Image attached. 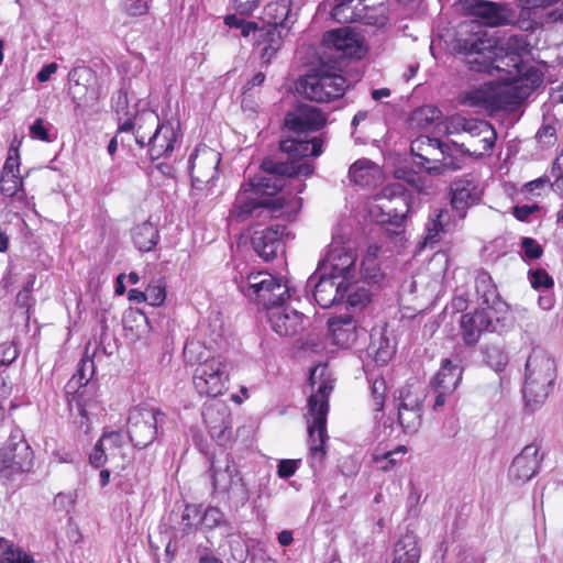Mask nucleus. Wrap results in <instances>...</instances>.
Returning a JSON list of instances; mask_svg holds the SVG:
<instances>
[{"mask_svg": "<svg viewBox=\"0 0 563 563\" xmlns=\"http://www.w3.org/2000/svg\"><path fill=\"white\" fill-rule=\"evenodd\" d=\"M263 175L256 176L241 186L234 203L229 212V219L236 222L250 218H273L285 206L283 197H275L285 186V177L305 176L313 173L311 164L299 162H282L266 157L262 162Z\"/></svg>", "mask_w": 563, "mask_h": 563, "instance_id": "obj_1", "label": "nucleus"}, {"mask_svg": "<svg viewBox=\"0 0 563 563\" xmlns=\"http://www.w3.org/2000/svg\"><path fill=\"white\" fill-rule=\"evenodd\" d=\"M325 115L314 106L299 103L288 111L284 120V136L279 142L282 153L287 154L286 162H299L310 164L305 158L319 156L322 153V140L308 137L309 132L323 128Z\"/></svg>", "mask_w": 563, "mask_h": 563, "instance_id": "obj_2", "label": "nucleus"}, {"mask_svg": "<svg viewBox=\"0 0 563 563\" xmlns=\"http://www.w3.org/2000/svg\"><path fill=\"white\" fill-rule=\"evenodd\" d=\"M262 21L263 25L257 34V51L263 63L268 65L296 22V14L291 12V0L268 3L264 8Z\"/></svg>", "mask_w": 563, "mask_h": 563, "instance_id": "obj_3", "label": "nucleus"}, {"mask_svg": "<svg viewBox=\"0 0 563 563\" xmlns=\"http://www.w3.org/2000/svg\"><path fill=\"white\" fill-rule=\"evenodd\" d=\"M412 164L431 176L444 175L462 168V161L454 154L452 143L420 135L411 141Z\"/></svg>", "mask_w": 563, "mask_h": 563, "instance_id": "obj_4", "label": "nucleus"}, {"mask_svg": "<svg viewBox=\"0 0 563 563\" xmlns=\"http://www.w3.org/2000/svg\"><path fill=\"white\" fill-rule=\"evenodd\" d=\"M555 380L554 361L541 349H533L526 362L523 398L530 407L541 405Z\"/></svg>", "mask_w": 563, "mask_h": 563, "instance_id": "obj_5", "label": "nucleus"}, {"mask_svg": "<svg viewBox=\"0 0 563 563\" xmlns=\"http://www.w3.org/2000/svg\"><path fill=\"white\" fill-rule=\"evenodd\" d=\"M200 349L199 344H186L184 355L188 362H198L194 371L192 384L200 396L218 397L227 390L225 383L229 374L227 364L220 357H207L200 361V357L194 358V352Z\"/></svg>", "mask_w": 563, "mask_h": 563, "instance_id": "obj_6", "label": "nucleus"}, {"mask_svg": "<svg viewBox=\"0 0 563 563\" xmlns=\"http://www.w3.org/2000/svg\"><path fill=\"white\" fill-rule=\"evenodd\" d=\"M411 199V192L402 184H388L375 195L371 213L382 224L400 227L410 211Z\"/></svg>", "mask_w": 563, "mask_h": 563, "instance_id": "obj_7", "label": "nucleus"}, {"mask_svg": "<svg viewBox=\"0 0 563 563\" xmlns=\"http://www.w3.org/2000/svg\"><path fill=\"white\" fill-rule=\"evenodd\" d=\"M452 126L455 131H462L470 136L467 144L452 142L454 154L460 152L463 155L482 158L493 150L496 132L489 122L457 115L452 119Z\"/></svg>", "mask_w": 563, "mask_h": 563, "instance_id": "obj_8", "label": "nucleus"}, {"mask_svg": "<svg viewBox=\"0 0 563 563\" xmlns=\"http://www.w3.org/2000/svg\"><path fill=\"white\" fill-rule=\"evenodd\" d=\"M165 421V413L155 407L137 406L130 410L126 430L132 444L144 449L158 437V429Z\"/></svg>", "mask_w": 563, "mask_h": 563, "instance_id": "obj_9", "label": "nucleus"}, {"mask_svg": "<svg viewBox=\"0 0 563 563\" xmlns=\"http://www.w3.org/2000/svg\"><path fill=\"white\" fill-rule=\"evenodd\" d=\"M346 89V79L335 73L316 70L297 82L298 92L316 102H330L341 98Z\"/></svg>", "mask_w": 563, "mask_h": 563, "instance_id": "obj_10", "label": "nucleus"}, {"mask_svg": "<svg viewBox=\"0 0 563 563\" xmlns=\"http://www.w3.org/2000/svg\"><path fill=\"white\" fill-rule=\"evenodd\" d=\"M34 464L31 446L20 430L11 432L5 444L0 448V479H12L15 475L27 473Z\"/></svg>", "mask_w": 563, "mask_h": 563, "instance_id": "obj_11", "label": "nucleus"}, {"mask_svg": "<svg viewBox=\"0 0 563 563\" xmlns=\"http://www.w3.org/2000/svg\"><path fill=\"white\" fill-rule=\"evenodd\" d=\"M239 289L263 306L280 303L290 298V288L287 283L267 272L250 273L246 280L240 283Z\"/></svg>", "mask_w": 563, "mask_h": 563, "instance_id": "obj_12", "label": "nucleus"}, {"mask_svg": "<svg viewBox=\"0 0 563 563\" xmlns=\"http://www.w3.org/2000/svg\"><path fill=\"white\" fill-rule=\"evenodd\" d=\"M527 96L517 86H506L496 95L484 88H475L461 95V103L473 108L499 109L520 103Z\"/></svg>", "mask_w": 563, "mask_h": 563, "instance_id": "obj_13", "label": "nucleus"}, {"mask_svg": "<svg viewBox=\"0 0 563 563\" xmlns=\"http://www.w3.org/2000/svg\"><path fill=\"white\" fill-rule=\"evenodd\" d=\"M306 288L312 290L316 302L323 309L342 303L347 291L344 282L320 272L318 267L308 278Z\"/></svg>", "mask_w": 563, "mask_h": 563, "instance_id": "obj_14", "label": "nucleus"}, {"mask_svg": "<svg viewBox=\"0 0 563 563\" xmlns=\"http://www.w3.org/2000/svg\"><path fill=\"white\" fill-rule=\"evenodd\" d=\"M357 256L354 250L332 243L318 268L342 282H350L355 277V263Z\"/></svg>", "mask_w": 563, "mask_h": 563, "instance_id": "obj_15", "label": "nucleus"}, {"mask_svg": "<svg viewBox=\"0 0 563 563\" xmlns=\"http://www.w3.org/2000/svg\"><path fill=\"white\" fill-rule=\"evenodd\" d=\"M68 80V93L77 108L92 106L99 100L96 76L89 67H74Z\"/></svg>", "mask_w": 563, "mask_h": 563, "instance_id": "obj_16", "label": "nucleus"}, {"mask_svg": "<svg viewBox=\"0 0 563 563\" xmlns=\"http://www.w3.org/2000/svg\"><path fill=\"white\" fill-rule=\"evenodd\" d=\"M220 162L221 155L219 152L207 145L197 146L188 161L194 185L213 184L218 178Z\"/></svg>", "mask_w": 563, "mask_h": 563, "instance_id": "obj_17", "label": "nucleus"}, {"mask_svg": "<svg viewBox=\"0 0 563 563\" xmlns=\"http://www.w3.org/2000/svg\"><path fill=\"white\" fill-rule=\"evenodd\" d=\"M450 194L452 209L459 219H464L467 210L481 201L483 191L478 180L466 174L452 181Z\"/></svg>", "mask_w": 563, "mask_h": 563, "instance_id": "obj_18", "label": "nucleus"}, {"mask_svg": "<svg viewBox=\"0 0 563 563\" xmlns=\"http://www.w3.org/2000/svg\"><path fill=\"white\" fill-rule=\"evenodd\" d=\"M544 455L540 452V445L536 442L527 444L518 453L508 470L510 481L522 485L533 478L541 468Z\"/></svg>", "mask_w": 563, "mask_h": 563, "instance_id": "obj_19", "label": "nucleus"}, {"mask_svg": "<svg viewBox=\"0 0 563 563\" xmlns=\"http://www.w3.org/2000/svg\"><path fill=\"white\" fill-rule=\"evenodd\" d=\"M397 421L406 433H416L421 427L422 421V397L404 387L399 390L396 398Z\"/></svg>", "mask_w": 563, "mask_h": 563, "instance_id": "obj_20", "label": "nucleus"}, {"mask_svg": "<svg viewBox=\"0 0 563 563\" xmlns=\"http://www.w3.org/2000/svg\"><path fill=\"white\" fill-rule=\"evenodd\" d=\"M493 44L481 37L466 38L460 43V51L465 55L470 70L493 74L498 66L494 64Z\"/></svg>", "mask_w": 563, "mask_h": 563, "instance_id": "obj_21", "label": "nucleus"}, {"mask_svg": "<svg viewBox=\"0 0 563 563\" xmlns=\"http://www.w3.org/2000/svg\"><path fill=\"white\" fill-rule=\"evenodd\" d=\"M287 228L283 224H275L263 230L255 231L251 238V245L255 253L265 262H271L279 253H284V238L287 235Z\"/></svg>", "mask_w": 563, "mask_h": 563, "instance_id": "obj_22", "label": "nucleus"}, {"mask_svg": "<svg viewBox=\"0 0 563 563\" xmlns=\"http://www.w3.org/2000/svg\"><path fill=\"white\" fill-rule=\"evenodd\" d=\"M285 301L267 305L264 308L267 310L272 329L280 336H292L302 330L303 314L285 306Z\"/></svg>", "mask_w": 563, "mask_h": 563, "instance_id": "obj_23", "label": "nucleus"}, {"mask_svg": "<svg viewBox=\"0 0 563 563\" xmlns=\"http://www.w3.org/2000/svg\"><path fill=\"white\" fill-rule=\"evenodd\" d=\"M162 123L158 114L153 110H143L132 119L128 118L119 124V133H133L134 141L140 147H145L148 136L157 130Z\"/></svg>", "mask_w": 563, "mask_h": 563, "instance_id": "obj_24", "label": "nucleus"}, {"mask_svg": "<svg viewBox=\"0 0 563 563\" xmlns=\"http://www.w3.org/2000/svg\"><path fill=\"white\" fill-rule=\"evenodd\" d=\"M178 140V132L170 122L162 123L150 136L145 146L152 161L169 156Z\"/></svg>", "mask_w": 563, "mask_h": 563, "instance_id": "obj_25", "label": "nucleus"}, {"mask_svg": "<svg viewBox=\"0 0 563 563\" xmlns=\"http://www.w3.org/2000/svg\"><path fill=\"white\" fill-rule=\"evenodd\" d=\"M493 321L486 309H476L474 312L465 313L461 317V335L466 345H475L481 335L486 331H492Z\"/></svg>", "mask_w": 563, "mask_h": 563, "instance_id": "obj_26", "label": "nucleus"}, {"mask_svg": "<svg viewBox=\"0 0 563 563\" xmlns=\"http://www.w3.org/2000/svg\"><path fill=\"white\" fill-rule=\"evenodd\" d=\"M332 343L339 347L347 349L358 336V324L352 313L334 316L328 321Z\"/></svg>", "mask_w": 563, "mask_h": 563, "instance_id": "obj_27", "label": "nucleus"}, {"mask_svg": "<svg viewBox=\"0 0 563 563\" xmlns=\"http://www.w3.org/2000/svg\"><path fill=\"white\" fill-rule=\"evenodd\" d=\"M308 422V441L309 450L311 454V464L316 467L318 463L321 465L325 456V443L328 440L327 434V416L322 415H309L307 418Z\"/></svg>", "mask_w": 563, "mask_h": 563, "instance_id": "obj_28", "label": "nucleus"}, {"mask_svg": "<svg viewBox=\"0 0 563 563\" xmlns=\"http://www.w3.org/2000/svg\"><path fill=\"white\" fill-rule=\"evenodd\" d=\"M332 43L340 57H349L360 59L364 56L365 49L356 36L350 29H339L328 33V38Z\"/></svg>", "mask_w": 563, "mask_h": 563, "instance_id": "obj_29", "label": "nucleus"}, {"mask_svg": "<svg viewBox=\"0 0 563 563\" xmlns=\"http://www.w3.org/2000/svg\"><path fill=\"white\" fill-rule=\"evenodd\" d=\"M210 476L214 493L225 494L235 478L241 476L235 462L225 455L224 465H219V461H211Z\"/></svg>", "mask_w": 563, "mask_h": 563, "instance_id": "obj_30", "label": "nucleus"}, {"mask_svg": "<svg viewBox=\"0 0 563 563\" xmlns=\"http://www.w3.org/2000/svg\"><path fill=\"white\" fill-rule=\"evenodd\" d=\"M449 211L445 209H434L428 218L424 228V236L418 244L419 251L427 246L433 247L439 243L442 235L445 233V225L449 221Z\"/></svg>", "mask_w": 563, "mask_h": 563, "instance_id": "obj_31", "label": "nucleus"}, {"mask_svg": "<svg viewBox=\"0 0 563 563\" xmlns=\"http://www.w3.org/2000/svg\"><path fill=\"white\" fill-rule=\"evenodd\" d=\"M349 176L357 186L373 187L380 180V169L369 159L363 158L351 165Z\"/></svg>", "mask_w": 563, "mask_h": 563, "instance_id": "obj_32", "label": "nucleus"}, {"mask_svg": "<svg viewBox=\"0 0 563 563\" xmlns=\"http://www.w3.org/2000/svg\"><path fill=\"white\" fill-rule=\"evenodd\" d=\"M420 555L421 550L416 534L407 532L395 543L391 563H418Z\"/></svg>", "mask_w": 563, "mask_h": 563, "instance_id": "obj_33", "label": "nucleus"}, {"mask_svg": "<svg viewBox=\"0 0 563 563\" xmlns=\"http://www.w3.org/2000/svg\"><path fill=\"white\" fill-rule=\"evenodd\" d=\"M462 379V368L450 360H444L433 378L432 386L446 391H454Z\"/></svg>", "mask_w": 563, "mask_h": 563, "instance_id": "obj_34", "label": "nucleus"}, {"mask_svg": "<svg viewBox=\"0 0 563 563\" xmlns=\"http://www.w3.org/2000/svg\"><path fill=\"white\" fill-rule=\"evenodd\" d=\"M475 290L477 296L482 299L483 305L489 309H495L497 302L500 301L497 287L487 272H481L475 280Z\"/></svg>", "mask_w": 563, "mask_h": 563, "instance_id": "obj_35", "label": "nucleus"}, {"mask_svg": "<svg viewBox=\"0 0 563 563\" xmlns=\"http://www.w3.org/2000/svg\"><path fill=\"white\" fill-rule=\"evenodd\" d=\"M333 390V382L331 379L322 380L316 393H313L308 399V412L309 415H322L328 416L329 411V396Z\"/></svg>", "mask_w": 563, "mask_h": 563, "instance_id": "obj_36", "label": "nucleus"}, {"mask_svg": "<svg viewBox=\"0 0 563 563\" xmlns=\"http://www.w3.org/2000/svg\"><path fill=\"white\" fill-rule=\"evenodd\" d=\"M158 240V230L153 223L148 221L139 224L133 231L134 245L141 252L152 251L157 244Z\"/></svg>", "mask_w": 563, "mask_h": 563, "instance_id": "obj_37", "label": "nucleus"}, {"mask_svg": "<svg viewBox=\"0 0 563 563\" xmlns=\"http://www.w3.org/2000/svg\"><path fill=\"white\" fill-rule=\"evenodd\" d=\"M95 373L93 360L82 358L78 365L76 373L71 376L65 386L67 394L78 393L81 387L87 386Z\"/></svg>", "mask_w": 563, "mask_h": 563, "instance_id": "obj_38", "label": "nucleus"}, {"mask_svg": "<svg viewBox=\"0 0 563 563\" xmlns=\"http://www.w3.org/2000/svg\"><path fill=\"white\" fill-rule=\"evenodd\" d=\"M0 191L4 197L26 203L23 178L14 175H0Z\"/></svg>", "mask_w": 563, "mask_h": 563, "instance_id": "obj_39", "label": "nucleus"}, {"mask_svg": "<svg viewBox=\"0 0 563 563\" xmlns=\"http://www.w3.org/2000/svg\"><path fill=\"white\" fill-rule=\"evenodd\" d=\"M345 287L347 291L345 292V306L347 309L361 310L363 309L371 300L369 290L358 285V283L345 282Z\"/></svg>", "mask_w": 563, "mask_h": 563, "instance_id": "obj_40", "label": "nucleus"}, {"mask_svg": "<svg viewBox=\"0 0 563 563\" xmlns=\"http://www.w3.org/2000/svg\"><path fill=\"white\" fill-rule=\"evenodd\" d=\"M33 558L13 543L0 538V563H33Z\"/></svg>", "mask_w": 563, "mask_h": 563, "instance_id": "obj_41", "label": "nucleus"}, {"mask_svg": "<svg viewBox=\"0 0 563 563\" xmlns=\"http://www.w3.org/2000/svg\"><path fill=\"white\" fill-rule=\"evenodd\" d=\"M368 353L373 355L376 364L385 365L391 360L395 353V347L388 339L380 335L378 340H373L371 342Z\"/></svg>", "mask_w": 563, "mask_h": 563, "instance_id": "obj_42", "label": "nucleus"}, {"mask_svg": "<svg viewBox=\"0 0 563 563\" xmlns=\"http://www.w3.org/2000/svg\"><path fill=\"white\" fill-rule=\"evenodd\" d=\"M224 24L230 29L240 30L241 35L247 37L251 33L254 37V44L257 48V34L261 29L256 22L246 21L244 18L240 16V14H229L224 18Z\"/></svg>", "mask_w": 563, "mask_h": 563, "instance_id": "obj_43", "label": "nucleus"}, {"mask_svg": "<svg viewBox=\"0 0 563 563\" xmlns=\"http://www.w3.org/2000/svg\"><path fill=\"white\" fill-rule=\"evenodd\" d=\"M483 355L485 363L494 371H503L507 363L508 356L504 349L496 344H488L483 349Z\"/></svg>", "mask_w": 563, "mask_h": 563, "instance_id": "obj_44", "label": "nucleus"}, {"mask_svg": "<svg viewBox=\"0 0 563 563\" xmlns=\"http://www.w3.org/2000/svg\"><path fill=\"white\" fill-rule=\"evenodd\" d=\"M228 500L240 508L246 505L250 499L249 487L242 476L235 478L231 487L225 493Z\"/></svg>", "mask_w": 563, "mask_h": 563, "instance_id": "obj_45", "label": "nucleus"}, {"mask_svg": "<svg viewBox=\"0 0 563 563\" xmlns=\"http://www.w3.org/2000/svg\"><path fill=\"white\" fill-rule=\"evenodd\" d=\"M558 125L559 122L555 119L544 120L543 124L540 126L536 134V139L538 143L542 147L553 146L558 140Z\"/></svg>", "mask_w": 563, "mask_h": 563, "instance_id": "obj_46", "label": "nucleus"}, {"mask_svg": "<svg viewBox=\"0 0 563 563\" xmlns=\"http://www.w3.org/2000/svg\"><path fill=\"white\" fill-rule=\"evenodd\" d=\"M360 273L363 283L378 284L383 279V273L374 257L363 260Z\"/></svg>", "mask_w": 563, "mask_h": 563, "instance_id": "obj_47", "label": "nucleus"}, {"mask_svg": "<svg viewBox=\"0 0 563 563\" xmlns=\"http://www.w3.org/2000/svg\"><path fill=\"white\" fill-rule=\"evenodd\" d=\"M374 411L382 412L385 406L386 382L383 377L369 379Z\"/></svg>", "mask_w": 563, "mask_h": 563, "instance_id": "obj_48", "label": "nucleus"}, {"mask_svg": "<svg viewBox=\"0 0 563 563\" xmlns=\"http://www.w3.org/2000/svg\"><path fill=\"white\" fill-rule=\"evenodd\" d=\"M471 9L473 14L492 21L499 16L500 11V8L496 3L484 0H473Z\"/></svg>", "mask_w": 563, "mask_h": 563, "instance_id": "obj_49", "label": "nucleus"}, {"mask_svg": "<svg viewBox=\"0 0 563 563\" xmlns=\"http://www.w3.org/2000/svg\"><path fill=\"white\" fill-rule=\"evenodd\" d=\"M365 14L364 20L367 24L382 27L386 25L388 21L387 16V8L383 2H379L378 8H369V5L364 7Z\"/></svg>", "mask_w": 563, "mask_h": 563, "instance_id": "obj_50", "label": "nucleus"}, {"mask_svg": "<svg viewBox=\"0 0 563 563\" xmlns=\"http://www.w3.org/2000/svg\"><path fill=\"white\" fill-rule=\"evenodd\" d=\"M528 277L531 286L534 289H550L554 285L553 278L543 268L530 269L528 272Z\"/></svg>", "mask_w": 563, "mask_h": 563, "instance_id": "obj_51", "label": "nucleus"}, {"mask_svg": "<svg viewBox=\"0 0 563 563\" xmlns=\"http://www.w3.org/2000/svg\"><path fill=\"white\" fill-rule=\"evenodd\" d=\"M112 109L119 115V121L122 119V115H129L128 90L124 87H121L112 97Z\"/></svg>", "mask_w": 563, "mask_h": 563, "instance_id": "obj_52", "label": "nucleus"}, {"mask_svg": "<svg viewBox=\"0 0 563 563\" xmlns=\"http://www.w3.org/2000/svg\"><path fill=\"white\" fill-rule=\"evenodd\" d=\"M146 302L153 307L162 306L166 299L165 286L151 284L145 289Z\"/></svg>", "mask_w": 563, "mask_h": 563, "instance_id": "obj_53", "label": "nucleus"}, {"mask_svg": "<svg viewBox=\"0 0 563 563\" xmlns=\"http://www.w3.org/2000/svg\"><path fill=\"white\" fill-rule=\"evenodd\" d=\"M528 42L527 37L522 34L511 35L506 41V49L508 54L520 57L527 52Z\"/></svg>", "mask_w": 563, "mask_h": 563, "instance_id": "obj_54", "label": "nucleus"}, {"mask_svg": "<svg viewBox=\"0 0 563 563\" xmlns=\"http://www.w3.org/2000/svg\"><path fill=\"white\" fill-rule=\"evenodd\" d=\"M19 347L14 341L0 344V365L9 366L19 356Z\"/></svg>", "mask_w": 563, "mask_h": 563, "instance_id": "obj_55", "label": "nucleus"}, {"mask_svg": "<svg viewBox=\"0 0 563 563\" xmlns=\"http://www.w3.org/2000/svg\"><path fill=\"white\" fill-rule=\"evenodd\" d=\"M202 525L208 529H213L224 523V514L218 507H208L201 518Z\"/></svg>", "mask_w": 563, "mask_h": 563, "instance_id": "obj_56", "label": "nucleus"}, {"mask_svg": "<svg viewBox=\"0 0 563 563\" xmlns=\"http://www.w3.org/2000/svg\"><path fill=\"white\" fill-rule=\"evenodd\" d=\"M406 453V446L400 445L395 451H389L384 453L382 456H377L375 459L376 463L379 464V468L384 472H387L391 470L396 464L397 460L395 459V455L397 454H405Z\"/></svg>", "mask_w": 563, "mask_h": 563, "instance_id": "obj_57", "label": "nucleus"}, {"mask_svg": "<svg viewBox=\"0 0 563 563\" xmlns=\"http://www.w3.org/2000/svg\"><path fill=\"white\" fill-rule=\"evenodd\" d=\"M106 450L107 445L99 439L89 454V463L91 466L99 468L106 464L108 460Z\"/></svg>", "mask_w": 563, "mask_h": 563, "instance_id": "obj_58", "label": "nucleus"}, {"mask_svg": "<svg viewBox=\"0 0 563 563\" xmlns=\"http://www.w3.org/2000/svg\"><path fill=\"white\" fill-rule=\"evenodd\" d=\"M30 136L35 140H40L43 142H52V137L49 134V128L45 125L43 119H36L33 124L30 125Z\"/></svg>", "mask_w": 563, "mask_h": 563, "instance_id": "obj_59", "label": "nucleus"}, {"mask_svg": "<svg viewBox=\"0 0 563 563\" xmlns=\"http://www.w3.org/2000/svg\"><path fill=\"white\" fill-rule=\"evenodd\" d=\"M521 249L528 260H538L543 254L542 246L532 238H523Z\"/></svg>", "mask_w": 563, "mask_h": 563, "instance_id": "obj_60", "label": "nucleus"}, {"mask_svg": "<svg viewBox=\"0 0 563 563\" xmlns=\"http://www.w3.org/2000/svg\"><path fill=\"white\" fill-rule=\"evenodd\" d=\"M77 499L76 492L59 493L54 498V506L58 510H65L67 512L75 506Z\"/></svg>", "mask_w": 563, "mask_h": 563, "instance_id": "obj_61", "label": "nucleus"}, {"mask_svg": "<svg viewBox=\"0 0 563 563\" xmlns=\"http://www.w3.org/2000/svg\"><path fill=\"white\" fill-rule=\"evenodd\" d=\"M1 175L20 176V156L16 148L14 150V154H12V148L10 150L2 167Z\"/></svg>", "mask_w": 563, "mask_h": 563, "instance_id": "obj_62", "label": "nucleus"}, {"mask_svg": "<svg viewBox=\"0 0 563 563\" xmlns=\"http://www.w3.org/2000/svg\"><path fill=\"white\" fill-rule=\"evenodd\" d=\"M123 10L130 16H140L147 12L148 8L145 2L142 0H123L122 2Z\"/></svg>", "mask_w": 563, "mask_h": 563, "instance_id": "obj_63", "label": "nucleus"}, {"mask_svg": "<svg viewBox=\"0 0 563 563\" xmlns=\"http://www.w3.org/2000/svg\"><path fill=\"white\" fill-rule=\"evenodd\" d=\"M261 0H232L234 10L240 15H251L258 7Z\"/></svg>", "mask_w": 563, "mask_h": 563, "instance_id": "obj_64", "label": "nucleus"}]
</instances>
